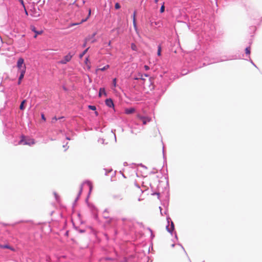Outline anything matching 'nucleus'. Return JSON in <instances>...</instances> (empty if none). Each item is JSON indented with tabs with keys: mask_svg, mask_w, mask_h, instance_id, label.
Instances as JSON below:
<instances>
[{
	"mask_svg": "<svg viewBox=\"0 0 262 262\" xmlns=\"http://www.w3.org/2000/svg\"><path fill=\"white\" fill-rule=\"evenodd\" d=\"M31 15L34 17H38L41 14V11L38 7L34 6L30 10Z\"/></svg>",
	"mask_w": 262,
	"mask_h": 262,
	"instance_id": "obj_1",
	"label": "nucleus"
},
{
	"mask_svg": "<svg viewBox=\"0 0 262 262\" xmlns=\"http://www.w3.org/2000/svg\"><path fill=\"white\" fill-rule=\"evenodd\" d=\"M17 67L18 69V72L21 71L22 69L25 68V71L26 70V67L24 64V60L22 58H19L17 62Z\"/></svg>",
	"mask_w": 262,
	"mask_h": 262,
	"instance_id": "obj_2",
	"label": "nucleus"
},
{
	"mask_svg": "<svg viewBox=\"0 0 262 262\" xmlns=\"http://www.w3.org/2000/svg\"><path fill=\"white\" fill-rule=\"evenodd\" d=\"M73 57V55H72L70 53L67 54L63 57V59L60 60L59 62L61 64H66L67 62H69Z\"/></svg>",
	"mask_w": 262,
	"mask_h": 262,
	"instance_id": "obj_3",
	"label": "nucleus"
},
{
	"mask_svg": "<svg viewBox=\"0 0 262 262\" xmlns=\"http://www.w3.org/2000/svg\"><path fill=\"white\" fill-rule=\"evenodd\" d=\"M105 102V104L109 107H113L114 106L113 101L111 98L106 99Z\"/></svg>",
	"mask_w": 262,
	"mask_h": 262,
	"instance_id": "obj_4",
	"label": "nucleus"
},
{
	"mask_svg": "<svg viewBox=\"0 0 262 262\" xmlns=\"http://www.w3.org/2000/svg\"><path fill=\"white\" fill-rule=\"evenodd\" d=\"M31 29L32 31L35 33V35L34 36V38H36L37 35L41 34L42 33V31H37V30H36V28L34 26H31Z\"/></svg>",
	"mask_w": 262,
	"mask_h": 262,
	"instance_id": "obj_5",
	"label": "nucleus"
},
{
	"mask_svg": "<svg viewBox=\"0 0 262 262\" xmlns=\"http://www.w3.org/2000/svg\"><path fill=\"white\" fill-rule=\"evenodd\" d=\"M35 143V140L33 139L29 138L27 140V141H25L24 143V145H33Z\"/></svg>",
	"mask_w": 262,
	"mask_h": 262,
	"instance_id": "obj_6",
	"label": "nucleus"
},
{
	"mask_svg": "<svg viewBox=\"0 0 262 262\" xmlns=\"http://www.w3.org/2000/svg\"><path fill=\"white\" fill-rule=\"evenodd\" d=\"M126 114H131L135 112V109L133 107L127 108L124 110Z\"/></svg>",
	"mask_w": 262,
	"mask_h": 262,
	"instance_id": "obj_7",
	"label": "nucleus"
},
{
	"mask_svg": "<svg viewBox=\"0 0 262 262\" xmlns=\"http://www.w3.org/2000/svg\"><path fill=\"white\" fill-rule=\"evenodd\" d=\"M142 122L144 125H146L147 122H149L151 121V118L148 117H144V119H142Z\"/></svg>",
	"mask_w": 262,
	"mask_h": 262,
	"instance_id": "obj_8",
	"label": "nucleus"
},
{
	"mask_svg": "<svg viewBox=\"0 0 262 262\" xmlns=\"http://www.w3.org/2000/svg\"><path fill=\"white\" fill-rule=\"evenodd\" d=\"M103 94L105 96H106V93L105 92L104 88H100L99 92V96L101 97L102 95Z\"/></svg>",
	"mask_w": 262,
	"mask_h": 262,
	"instance_id": "obj_9",
	"label": "nucleus"
},
{
	"mask_svg": "<svg viewBox=\"0 0 262 262\" xmlns=\"http://www.w3.org/2000/svg\"><path fill=\"white\" fill-rule=\"evenodd\" d=\"M109 68H110L109 65H106L105 66H104V67H103L102 68H99V69H96V73H97L98 71H104L105 70H107Z\"/></svg>",
	"mask_w": 262,
	"mask_h": 262,
	"instance_id": "obj_10",
	"label": "nucleus"
},
{
	"mask_svg": "<svg viewBox=\"0 0 262 262\" xmlns=\"http://www.w3.org/2000/svg\"><path fill=\"white\" fill-rule=\"evenodd\" d=\"M21 71L19 72L20 73V76L19 77V78L20 80H22L24 77V75L26 73V71H25V68L24 69H22Z\"/></svg>",
	"mask_w": 262,
	"mask_h": 262,
	"instance_id": "obj_11",
	"label": "nucleus"
},
{
	"mask_svg": "<svg viewBox=\"0 0 262 262\" xmlns=\"http://www.w3.org/2000/svg\"><path fill=\"white\" fill-rule=\"evenodd\" d=\"M25 141H27V140L25 139V137L24 136H21V140L19 142V144H24Z\"/></svg>",
	"mask_w": 262,
	"mask_h": 262,
	"instance_id": "obj_12",
	"label": "nucleus"
},
{
	"mask_svg": "<svg viewBox=\"0 0 262 262\" xmlns=\"http://www.w3.org/2000/svg\"><path fill=\"white\" fill-rule=\"evenodd\" d=\"M161 50H162L161 46L159 45L158 47V52H157V54L159 56H161Z\"/></svg>",
	"mask_w": 262,
	"mask_h": 262,
	"instance_id": "obj_13",
	"label": "nucleus"
},
{
	"mask_svg": "<svg viewBox=\"0 0 262 262\" xmlns=\"http://www.w3.org/2000/svg\"><path fill=\"white\" fill-rule=\"evenodd\" d=\"M26 101V100H24L21 102V104L20 105V106H19L20 110H23L24 109V104L25 103Z\"/></svg>",
	"mask_w": 262,
	"mask_h": 262,
	"instance_id": "obj_14",
	"label": "nucleus"
},
{
	"mask_svg": "<svg viewBox=\"0 0 262 262\" xmlns=\"http://www.w3.org/2000/svg\"><path fill=\"white\" fill-rule=\"evenodd\" d=\"M131 49L134 50V51H137L138 50V48H137V47L136 46V45L134 43H132L131 44Z\"/></svg>",
	"mask_w": 262,
	"mask_h": 262,
	"instance_id": "obj_15",
	"label": "nucleus"
},
{
	"mask_svg": "<svg viewBox=\"0 0 262 262\" xmlns=\"http://www.w3.org/2000/svg\"><path fill=\"white\" fill-rule=\"evenodd\" d=\"M91 9H89V14H88V17H87V18H86L85 19H82V20H81V21L79 24H81V23H82L83 22L85 21L88 19V18L90 16V15H91Z\"/></svg>",
	"mask_w": 262,
	"mask_h": 262,
	"instance_id": "obj_16",
	"label": "nucleus"
},
{
	"mask_svg": "<svg viewBox=\"0 0 262 262\" xmlns=\"http://www.w3.org/2000/svg\"><path fill=\"white\" fill-rule=\"evenodd\" d=\"M89 48H88L87 49H86L80 55V58H82L84 55L88 52V50H89Z\"/></svg>",
	"mask_w": 262,
	"mask_h": 262,
	"instance_id": "obj_17",
	"label": "nucleus"
},
{
	"mask_svg": "<svg viewBox=\"0 0 262 262\" xmlns=\"http://www.w3.org/2000/svg\"><path fill=\"white\" fill-rule=\"evenodd\" d=\"M245 52L247 54L249 55L250 53V47L246 48L245 49Z\"/></svg>",
	"mask_w": 262,
	"mask_h": 262,
	"instance_id": "obj_18",
	"label": "nucleus"
},
{
	"mask_svg": "<svg viewBox=\"0 0 262 262\" xmlns=\"http://www.w3.org/2000/svg\"><path fill=\"white\" fill-rule=\"evenodd\" d=\"M88 107L91 110H93V111H95L96 110V107L94 105H89L88 106Z\"/></svg>",
	"mask_w": 262,
	"mask_h": 262,
	"instance_id": "obj_19",
	"label": "nucleus"
},
{
	"mask_svg": "<svg viewBox=\"0 0 262 262\" xmlns=\"http://www.w3.org/2000/svg\"><path fill=\"white\" fill-rule=\"evenodd\" d=\"M164 10H165V6H164V4H163L161 7V9H160V12L161 13H163L164 12Z\"/></svg>",
	"mask_w": 262,
	"mask_h": 262,
	"instance_id": "obj_20",
	"label": "nucleus"
},
{
	"mask_svg": "<svg viewBox=\"0 0 262 262\" xmlns=\"http://www.w3.org/2000/svg\"><path fill=\"white\" fill-rule=\"evenodd\" d=\"M90 40V38L89 37L86 38L85 39V40H84V44L83 45V47H86V43L88 41Z\"/></svg>",
	"mask_w": 262,
	"mask_h": 262,
	"instance_id": "obj_21",
	"label": "nucleus"
},
{
	"mask_svg": "<svg viewBox=\"0 0 262 262\" xmlns=\"http://www.w3.org/2000/svg\"><path fill=\"white\" fill-rule=\"evenodd\" d=\"M113 85H114V87L116 86L117 79L116 78L113 79Z\"/></svg>",
	"mask_w": 262,
	"mask_h": 262,
	"instance_id": "obj_22",
	"label": "nucleus"
},
{
	"mask_svg": "<svg viewBox=\"0 0 262 262\" xmlns=\"http://www.w3.org/2000/svg\"><path fill=\"white\" fill-rule=\"evenodd\" d=\"M57 120H58V119L56 117H54L52 119L51 122L52 123H55L57 121Z\"/></svg>",
	"mask_w": 262,
	"mask_h": 262,
	"instance_id": "obj_23",
	"label": "nucleus"
},
{
	"mask_svg": "<svg viewBox=\"0 0 262 262\" xmlns=\"http://www.w3.org/2000/svg\"><path fill=\"white\" fill-rule=\"evenodd\" d=\"M115 8L116 9H118L120 8V5L118 3L115 4Z\"/></svg>",
	"mask_w": 262,
	"mask_h": 262,
	"instance_id": "obj_24",
	"label": "nucleus"
},
{
	"mask_svg": "<svg viewBox=\"0 0 262 262\" xmlns=\"http://www.w3.org/2000/svg\"><path fill=\"white\" fill-rule=\"evenodd\" d=\"M1 247L2 248H6V249H11L10 247L7 245H4V246H1Z\"/></svg>",
	"mask_w": 262,
	"mask_h": 262,
	"instance_id": "obj_25",
	"label": "nucleus"
},
{
	"mask_svg": "<svg viewBox=\"0 0 262 262\" xmlns=\"http://www.w3.org/2000/svg\"><path fill=\"white\" fill-rule=\"evenodd\" d=\"M137 117L138 119H140L141 120H142V119H144V116H142L141 115L138 114V115H137Z\"/></svg>",
	"mask_w": 262,
	"mask_h": 262,
	"instance_id": "obj_26",
	"label": "nucleus"
},
{
	"mask_svg": "<svg viewBox=\"0 0 262 262\" xmlns=\"http://www.w3.org/2000/svg\"><path fill=\"white\" fill-rule=\"evenodd\" d=\"M18 1L20 3L21 5L23 7V8L25 7V4L23 0H18Z\"/></svg>",
	"mask_w": 262,
	"mask_h": 262,
	"instance_id": "obj_27",
	"label": "nucleus"
},
{
	"mask_svg": "<svg viewBox=\"0 0 262 262\" xmlns=\"http://www.w3.org/2000/svg\"><path fill=\"white\" fill-rule=\"evenodd\" d=\"M41 119H42L44 121H45L46 119L45 116V115H44V114H41Z\"/></svg>",
	"mask_w": 262,
	"mask_h": 262,
	"instance_id": "obj_28",
	"label": "nucleus"
},
{
	"mask_svg": "<svg viewBox=\"0 0 262 262\" xmlns=\"http://www.w3.org/2000/svg\"><path fill=\"white\" fill-rule=\"evenodd\" d=\"M136 11H134L133 15V19L134 20V19H136Z\"/></svg>",
	"mask_w": 262,
	"mask_h": 262,
	"instance_id": "obj_29",
	"label": "nucleus"
},
{
	"mask_svg": "<svg viewBox=\"0 0 262 262\" xmlns=\"http://www.w3.org/2000/svg\"><path fill=\"white\" fill-rule=\"evenodd\" d=\"M139 76H140V79L144 80L145 79L144 78V76L141 74H139Z\"/></svg>",
	"mask_w": 262,
	"mask_h": 262,
	"instance_id": "obj_30",
	"label": "nucleus"
},
{
	"mask_svg": "<svg viewBox=\"0 0 262 262\" xmlns=\"http://www.w3.org/2000/svg\"><path fill=\"white\" fill-rule=\"evenodd\" d=\"M133 24H134V27H136V19H134V20H133Z\"/></svg>",
	"mask_w": 262,
	"mask_h": 262,
	"instance_id": "obj_31",
	"label": "nucleus"
},
{
	"mask_svg": "<svg viewBox=\"0 0 262 262\" xmlns=\"http://www.w3.org/2000/svg\"><path fill=\"white\" fill-rule=\"evenodd\" d=\"M144 69L145 70L147 71L149 69V68L148 66L145 65L144 66Z\"/></svg>",
	"mask_w": 262,
	"mask_h": 262,
	"instance_id": "obj_32",
	"label": "nucleus"
},
{
	"mask_svg": "<svg viewBox=\"0 0 262 262\" xmlns=\"http://www.w3.org/2000/svg\"><path fill=\"white\" fill-rule=\"evenodd\" d=\"M24 10H25V14L26 15H28V11H27L26 10V7L25 8H24Z\"/></svg>",
	"mask_w": 262,
	"mask_h": 262,
	"instance_id": "obj_33",
	"label": "nucleus"
},
{
	"mask_svg": "<svg viewBox=\"0 0 262 262\" xmlns=\"http://www.w3.org/2000/svg\"><path fill=\"white\" fill-rule=\"evenodd\" d=\"M88 62H89V59H88V58H86L85 59V63L86 64H88Z\"/></svg>",
	"mask_w": 262,
	"mask_h": 262,
	"instance_id": "obj_34",
	"label": "nucleus"
},
{
	"mask_svg": "<svg viewBox=\"0 0 262 262\" xmlns=\"http://www.w3.org/2000/svg\"><path fill=\"white\" fill-rule=\"evenodd\" d=\"M21 81V80H20L19 79H18V84H20Z\"/></svg>",
	"mask_w": 262,
	"mask_h": 262,
	"instance_id": "obj_35",
	"label": "nucleus"
},
{
	"mask_svg": "<svg viewBox=\"0 0 262 262\" xmlns=\"http://www.w3.org/2000/svg\"><path fill=\"white\" fill-rule=\"evenodd\" d=\"M96 33H93V34L92 35V38L94 37H95V36L96 35Z\"/></svg>",
	"mask_w": 262,
	"mask_h": 262,
	"instance_id": "obj_36",
	"label": "nucleus"
},
{
	"mask_svg": "<svg viewBox=\"0 0 262 262\" xmlns=\"http://www.w3.org/2000/svg\"><path fill=\"white\" fill-rule=\"evenodd\" d=\"M159 0H155V2L156 3H157L158 2Z\"/></svg>",
	"mask_w": 262,
	"mask_h": 262,
	"instance_id": "obj_37",
	"label": "nucleus"
},
{
	"mask_svg": "<svg viewBox=\"0 0 262 262\" xmlns=\"http://www.w3.org/2000/svg\"><path fill=\"white\" fill-rule=\"evenodd\" d=\"M140 79V77H139L135 78V79H136V80H137V79Z\"/></svg>",
	"mask_w": 262,
	"mask_h": 262,
	"instance_id": "obj_38",
	"label": "nucleus"
},
{
	"mask_svg": "<svg viewBox=\"0 0 262 262\" xmlns=\"http://www.w3.org/2000/svg\"><path fill=\"white\" fill-rule=\"evenodd\" d=\"M144 76H145V77H148V75L147 74H144Z\"/></svg>",
	"mask_w": 262,
	"mask_h": 262,
	"instance_id": "obj_39",
	"label": "nucleus"
},
{
	"mask_svg": "<svg viewBox=\"0 0 262 262\" xmlns=\"http://www.w3.org/2000/svg\"><path fill=\"white\" fill-rule=\"evenodd\" d=\"M95 114L97 116L98 115V113L97 112H95Z\"/></svg>",
	"mask_w": 262,
	"mask_h": 262,
	"instance_id": "obj_40",
	"label": "nucleus"
},
{
	"mask_svg": "<svg viewBox=\"0 0 262 262\" xmlns=\"http://www.w3.org/2000/svg\"><path fill=\"white\" fill-rule=\"evenodd\" d=\"M111 43V41H110L109 42H108V46H110Z\"/></svg>",
	"mask_w": 262,
	"mask_h": 262,
	"instance_id": "obj_41",
	"label": "nucleus"
},
{
	"mask_svg": "<svg viewBox=\"0 0 262 262\" xmlns=\"http://www.w3.org/2000/svg\"><path fill=\"white\" fill-rule=\"evenodd\" d=\"M95 39H94V40H93L92 41V42H95Z\"/></svg>",
	"mask_w": 262,
	"mask_h": 262,
	"instance_id": "obj_42",
	"label": "nucleus"
},
{
	"mask_svg": "<svg viewBox=\"0 0 262 262\" xmlns=\"http://www.w3.org/2000/svg\"><path fill=\"white\" fill-rule=\"evenodd\" d=\"M88 68L90 69V66H88Z\"/></svg>",
	"mask_w": 262,
	"mask_h": 262,
	"instance_id": "obj_43",
	"label": "nucleus"
}]
</instances>
